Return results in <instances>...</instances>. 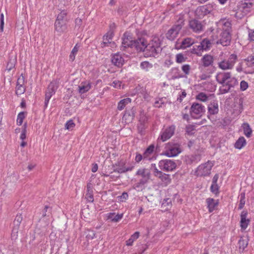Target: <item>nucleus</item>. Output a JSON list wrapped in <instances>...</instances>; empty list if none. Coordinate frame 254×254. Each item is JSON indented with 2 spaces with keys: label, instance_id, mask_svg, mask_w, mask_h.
Here are the masks:
<instances>
[{
  "label": "nucleus",
  "instance_id": "nucleus-1",
  "mask_svg": "<svg viewBox=\"0 0 254 254\" xmlns=\"http://www.w3.org/2000/svg\"><path fill=\"white\" fill-rule=\"evenodd\" d=\"M216 80L222 85L221 91L222 93H227L231 88L238 85V81L234 77H232L230 72H223L218 73L216 76Z\"/></svg>",
  "mask_w": 254,
  "mask_h": 254
},
{
  "label": "nucleus",
  "instance_id": "nucleus-2",
  "mask_svg": "<svg viewBox=\"0 0 254 254\" xmlns=\"http://www.w3.org/2000/svg\"><path fill=\"white\" fill-rule=\"evenodd\" d=\"M161 51L159 40L158 39H155L147 44L144 52L145 56L147 57H155Z\"/></svg>",
  "mask_w": 254,
  "mask_h": 254
},
{
  "label": "nucleus",
  "instance_id": "nucleus-3",
  "mask_svg": "<svg viewBox=\"0 0 254 254\" xmlns=\"http://www.w3.org/2000/svg\"><path fill=\"white\" fill-rule=\"evenodd\" d=\"M136 175L140 176L141 178L134 185V188L138 190H142L144 185L148 183L150 178V172L147 169H140L137 171Z\"/></svg>",
  "mask_w": 254,
  "mask_h": 254
},
{
  "label": "nucleus",
  "instance_id": "nucleus-4",
  "mask_svg": "<svg viewBox=\"0 0 254 254\" xmlns=\"http://www.w3.org/2000/svg\"><path fill=\"white\" fill-rule=\"evenodd\" d=\"M184 25V20L179 18L177 23L169 29L166 34V38L169 40H174L178 36L180 31Z\"/></svg>",
  "mask_w": 254,
  "mask_h": 254
},
{
  "label": "nucleus",
  "instance_id": "nucleus-5",
  "mask_svg": "<svg viewBox=\"0 0 254 254\" xmlns=\"http://www.w3.org/2000/svg\"><path fill=\"white\" fill-rule=\"evenodd\" d=\"M237 60V56L231 54L228 59L221 61L218 63V67L224 70L231 69L233 68Z\"/></svg>",
  "mask_w": 254,
  "mask_h": 254
},
{
  "label": "nucleus",
  "instance_id": "nucleus-6",
  "mask_svg": "<svg viewBox=\"0 0 254 254\" xmlns=\"http://www.w3.org/2000/svg\"><path fill=\"white\" fill-rule=\"evenodd\" d=\"M166 151L164 154L168 157H175L181 152L180 145L178 143L169 142L165 147Z\"/></svg>",
  "mask_w": 254,
  "mask_h": 254
},
{
  "label": "nucleus",
  "instance_id": "nucleus-7",
  "mask_svg": "<svg viewBox=\"0 0 254 254\" xmlns=\"http://www.w3.org/2000/svg\"><path fill=\"white\" fill-rule=\"evenodd\" d=\"M213 166V164L209 161L199 165L195 171L196 176L201 177L209 175Z\"/></svg>",
  "mask_w": 254,
  "mask_h": 254
},
{
  "label": "nucleus",
  "instance_id": "nucleus-8",
  "mask_svg": "<svg viewBox=\"0 0 254 254\" xmlns=\"http://www.w3.org/2000/svg\"><path fill=\"white\" fill-rule=\"evenodd\" d=\"M215 4L209 3L208 4L199 6L195 10V15L201 18L204 16L210 13L214 9Z\"/></svg>",
  "mask_w": 254,
  "mask_h": 254
},
{
  "label": "nucleus",
  "instance_id": "nucleus-9",
  "mask_svg": "<svg viewBox=\"0 0 254 254\" xmlns=\"http://www.w3.org/2000/svg\"><path fill=\"white\" fill-rule=\"evenodd\" d=\"M160 169L167 172L172 171L176 169L177 164L176 162L170 159L160 160L158 163Z\"/></svg>",
  "mask_w": 254,
  "mask_h": 254
},
{
  "label": "nucleus",
  "instance_id": "nucleus-10",
  "mask_svg": "<svg viewBox=\"0 0 254 254\" xmlns=\"http://www.w3.org/2000/svg\"><path fill=\"white\" fill-rule=\"evenodd\" d=\"M205 111V107L202 104L193 103L190 109V114L192 117L197 118L198 117L201 116Z\"/></svg>",
  "mask_w": 254,
  "mask_h": 254
},
{
  "label": "nucleus",
  "instance_id": "nucleus-11",
  "mask_svg": "<svg viewBox=\"0 0 254 254\" xmlns=\"http://www.w3.org/2000/svg\"><path fill=\"white\" fill-rule=\"evenodd\" d=\"M57 89L56 83L55 82H51L49 85L47 90L45 94V98L44 102V107L46 108L48 106L49 101L52 96L55 94V90Z\"/></svg>",
  "mask_w": 254,
  "mask_h": 254
},
{
  "label": "nucleus",
  "instance_id": "nucleus-12",
  "mask_svg": "<svg viewBox=\"0 0 254 254\" xmlns=\"http://www.w3.org/2000/svg\"><path fill=\"white\" fill-rule=\"evenodd\" d=\"M231 32L222 31L219 36L217 43H220L223 46H227L230 44L231 41Z\"/></svg>",
  "mask_w": 254,
  "mask_h": 254
},
{
  "label": "nucleus",
  "instance_id": "nucleus-13",
  "mask_svg": "<svg viewBox=\"0 0 254 254\" xmlns=\"http://www.w3.org/2000/svg\"><path fill=\"white\" fill-rule=\"evenodd\" d=\"M122 44L121 50L125 51L127 47H132L133 46V43L134 40H132V37L130 36L129 33L126 32L124 33L122 38Z\"/></svg>",
  "mask_w": 254,
  "mask_h": 254
},
{
  "label": "nucleus",
  "instance_id": "nucleus-14",
  "mask_svg": "<svg viewBox=\"0 0 254 254\" xmlns=\"http://www.w3.org/2000/svg\"><path fill=\"white\" fill-rule=\"evenodd\" d=\"M217 25L222 29V31L231 32L232 23L229 19H221L218 22Z\"/></svg>",
  "mask_w": 254,
  "mask_h": 254
},
{
  "label": "nucleus",
  "instance_id": "nucleus-15",
  "mask_svg": "<svg viewBox=\"0 0 254 254\" xmlns=\"http://www.w3.org/2000/svg\"><path fill=\"white\" fill-rule=\"evenodd\" d=\"M113 167L114 168V172H118L120 174L130 171L133 168V166L126 167L125 166V163L123 162H120L118 164H115L113 165Z\"/></svg>",
  "mask_w": 254,
  "mask_h": 254
},
{
  "label": "nucleus",
  "instance_id": "nucleus-16",
  "mask_svg": "<svg viewBox=\"0 0 254 254\" xmlns=\"http://www.w3.org/2000/svg\"><path fill=\"white\" fill-rule=\"evenodd\" d=\"M133 44V47H134L137 51L144 52L148 44L144 38H140L134 40Z\"/></svg>",
  "mask_w": 254,
  "mask_h": 254
},
{
  "label": "nucleus",
  "instance_id": "nucleus-17",
  "mask_svg": "<svg viewBox=\"0 0 254 254\" xmlns=\"http://www.w3.org/2000/svg\"><path fill=\"white\" fill-rule=\"evenodd\" d=\"M22 220V217L21 214H17L13 221V227L12 230V236H17L19 228L20 223Z\"/></svg>",
  "mask_w": 254,
  "mask_h": 254
},
{
  "label": "nucleus",
  "instance_id": "nucleus-18",
  "mask_svg": "<svg viewBox=\"0 0 254 254\" xmlns=\"http://www.w3.org/2000/svg\"><path fill=\"white\" fill-rule=\"evenodd\" d=\"M208 113L209 115L207 116V117L211 121H213V119L212 118L211 116L213 115L217 114L218 113V105L217 102L213 101L211 103L208 107Z\"/></svg>",
  "mask_w": 254,
  "mask_h": 254
},
{
  "label": "nucleus",
  "instance_id": "nucleus-19",
  "mask_svg": "<svg viewBox=\"0 0 254 254\" xmlns=\"http://www.w3.org/2000/svg\"><path fill=\"white\" fill-rule=\"evenodd\" d=\"M194 43V40L191 38H186L184 39L180 43L177 42L176 44V48L178 49H185L190 47Z\"/></svg>",
  "mask_w": 254,
  "mask_h": 254
},
{
  "label": "nucleus",
  "instance_id": "nucleus-20",
  "mask_svg": "<svg viewBox=\"0 0 254 254\" xmlns=\"http://www.w3.org/2000/svg\"><path fill=\"white\" fill-rule=\"evenodd\" d=\"M17 63V56L15 53H11L9 55L8 60L6 64V70L10 71L14 68Z\"/></svg>",
  "mask_w": 254,
  "mask_h": 254
},
{
  "label": "nucleus",
  "instance_id": "nucleus-21",
  "mask_svg": "<svg viewBox=\"0 0 254 254\" xmlns=\"http://www.w3.org/2000/svg\"><path fill=\"white\" fill-rule=\"evenodd\" d=\"M189 26L195 32H199L202 30V25L201 23L196 19H192L189 22Z\"/></svg>",
  "mask_w": 254,
  "mask_h": 254
},
{
  "label": "nucleus",
  "instance_id": "nucleus-22",
  "mask_svg": "<svg viewBox=\"0 0 254 254\" xmlns=\"http://www.w3.org/2000/svg\"><path fill=\"white\" fill-rule=\"evenodd\" d=\"M175 130V127L173 126L167 128L160 136V139L165 141L169 139L174 134Z\"/></svg>",
  "mask_w": 254,
  "mask_h": 254
},
{
  "label": "nucleus",
  "instance_id": "nucleus-23",
  "mask_svg": "<svg viewBox=\"0 0 254 254\" xmlns=\"http://www.w3.org/2000/svg\"><path fill=\"white\" fill-rule=\"evenodd\" d=\"M247 215H248V212L247 211L243 210L242 211L241 214L240 223H241V229L243 230H245L247 228V227L250 222V220L249 219L246 218Z\"/></svg>",
  "mask_w": 254,
  "mask_h": 254
},
{
  "label": "nucleus",
  "instance_id": "nucleus-24",
  "mask_svg": "<svg viewBox=\"0 0 254 254\" xmlns=\"http://www.w3.org/2000/svg\"><path fill=\"white\" fill-rule=\"evenodd\" d=\"M124 62V59L121 55L118 53L114 55L112 57V64L118 67L122 66Z\"/></svg>",
  "mask_w": 254,
  "mask_h": 254
},
{
  "label": "nucleus",
  "instance_id": "nucleus-25",
  "mask_svg": "<svg viewBox=\"0 0 254 254\" xmlns=\"http://www.w3.org/2000/svg\"><path fill=\"white\" fill-rule=\"evenodd\" d=\"M66 22L65 21H55V30L59 33H63L66 29Z\"/></svg>",
  "mask_w": 254,
  "mask_h": 254
},
{
  "label": "nucleus",
  "instance_id": "nucleus-26",
  "mask_svg": "<svg viewBox=\"0 0 254 254\" xmlns=\"http://www.w3.org/2000/svg\"><path fill=\"white\" fill-rule=\"evenodd\" d=\"M213 58L210 55H205L201 60L203 66L208 67L212 65L213 63Z\"/></svg>",
  "mask_w": 254,
  "mask_h": 254
},
{
  "label": "nucleus",
  "instance_id": "nucleus-27",
  "mask_svg": "<svg viewBox=\"0 0 254 254\" xmlns=\"http://www.w3.org/2000/svg\"><path fill=\"white\" fill-rule=\"evenodd\" d=\"M123 217V214H116L115 213L111 212L107 214V218L108 219L111 220V221L114 222H118L121 219H122Z\"/></svg>",
  "mask_w": 254,
  "mask_h": 254
},
{
  "label": "nucleus",
  "instance_id": "nucleus-28",
  "mask_svg": "<svg viewBox=\"0 0 254 254\" xmlns=\"http://www.w3.org/2000/svg\"><path fill=\"white\" fill-rule=\"evenodd\" d=\"M206 202L207 203V207L209 212H212L218 204L217 200H215L213 198H207L206 199Z\"/></svg>",
  "mask_w": 254,
  "mask_h": 254
},
{
  "label": "nucleus",
  "instance_id": "nucleus-29",
  "mask_svg": "<svg viewBox=\"0 0 254 254\" xmlns=\"http://www.w3.org/2000/svg\"><path fill=\"white\" fill-rule=\"evenodd\" d=\"M91 88V84L89 82H82L78 86V91L80 93H84Z\"/></svg>",
  "mask_w": 254,
  "mask_h": 254
},
{
  "label": "nucleus",
  "instance_id": "nucleus-30",
  "mask_svg": "<svg viewBox=\"0 0 254 254\" xmlns=\"http://www.w3.org/2000/svg\"><path fill=\"white\" fill-rule=\"evenodd\" d=\"M248 237H241L238 243L239 249L244 251L248 245Z\"/></svg>",
  "mask_w": 254,
  "mask_h": 254
},
{
  "label": "nucleus",
  "instance_id": "nucleus-31",
  "mask_svg": "<svg viewBox=\"0 0 254 254\" xmlns=\"http://www.w3.org/2000/svg\"><path fill=\"white\" fill-rule=\"evenodd\" d=\"M131 101V99L129 98H127L121 100L118 105V109L120 111H122L124 109L125 106L128 104L130 103Z\"/></svg>",
  "mask_w": 254,
  "mask_h": 254
},
{
  "label": "nucleus",
  "instance_id": "nucleus-32",
  "mask_svg": "<svg viewBox=\"0 0 254 254\" xmlns=\"http://www.w3.org/2000/svg\"><path fill=\"white\" fill-rule=\"evenodd\" d=\"M242 127L244 130V133L247 137H250L252 135V130L250 127V125L245 123L242 125Z\"/></svg>",
  "mask_w": 254,
  "mask_h": 254
},
{
  "label": "nucleus",
  "instance_id": "nucleus-33",
  "mask_svg": "<svg viewBox=\"0 0 254 254\" xmlns=\"http://www.w3.org/2000/svg\"><path fill=\"white\" fill-rule=\"evenodd\" d=\"M135 116V111L132 109L130 112H126L123 116V119L131 122Z\"/></svg>",
  "mask_w": 254,
  "mask_h": 254
},
{
  "label": "nucleus",
  "instance_id": "nucleus-34",
  "mask_svg": "<svg viewBox=\"0 0 254 254\" xmlns=\"http://www.w3.org/2000/svg\"><path fill=\"white\" fill-rule=\"evenodd\" d=\"M246 144V139L244 137H240L236 142L235 147L238 149H241Z\"/></svg>",
  "mask_w": 254,
  "mask_h": 254
},
{
  "label": "nucleus",
  "instance_id": "nucleus-35",
  "mask_svg": "<svg viewBox=\"0 0 254 254\" xmlns=\"http://www.w3.org/2000/svg\"><path fill=\"white\" fill-rule=\"evenodd\" d=\"M139 232H135L131 236L130 238L126 241V245L128 246H132L133 242L139 237Z\"/></svg>",
  "mask_w": 254,
  "mask_h": 254
},
{
  "label": "nucleus",
  "instance_id": "nucleus-36",
  "mask_svg": "<svg viewBox=\"0 0 254 254\" xmlns=\"http://www.w3.org/2000/svg\"><path fill=\"white\" fill-rule=\"evenodd\" d=\"M172 206V200L170 198H167L164 199L162 203L161 207L164 208L165 210H168L169 208L171 207Z\"/></svg>",
  "mask_w": 254,
  "mask_h": 254
},
{
  "label": "nucleus",
  "instance_id": "nucleus-37",
  "mask_svg": "<svg viewBox=\"0 0 254 254\" xmlns=\"http://www.w3.org/2000/svg\"><path fill=\"white\" fill-rule=\"evenodd\" d=\"M67 13L65 10L62 11L59 13L57 17L56 21H65L67 22V19L66 18Z\"/></svg>",
  "mask_w": 254,
  "mask_h": 254
},
{
  "label": "nucleus",
  "instance_id": "nucleus-38",
  "mask_svg": "<svg viewBox=\"0 0 254 254\" xmlns=\"http://www.w3.org/2000/svg\"><path fill=\"white\" fill-rule=\"evenodd\" d=\"M158 178L164 183L168 184L171 182V179L170 178V175L168 174H166L165 173H162L161 175H160Z\"/></svg>",
  "mask_w": 254,
  "mask_h": 254
},
{
  "label": "nucleus",
  "instance_id": "nucleus-39",
  "mask_svg": "<svg viewBox=\"0 0 254 254\" xmlns=\"http://www.w3.org/2000/svg\"><path fill=\"white\" fill-rule=\"evenodd\" d=\"M140 67L142 69L147 71L152 68L153 65L147 61H144L141 63Z\"/></svg>",
  "mask_w": 254,
  "mask_h": 254
},
{
  "label": "nucleus",
  "instance_id": "nucleus-40",
  "mask_svg": "<svg viewBox=\"0 0 254 254\" xmlns=\"http://www.w3.org/2000/svg\"><path fill=\"white\" fill-rule=\"evenodd\" d=\"M201 48H202L203 50H207L209 49L211 46V43L207 39H205L203 40L201 42Z\"/></svg>",
  "mask_w": 254,
  "mask_h": 254
},
{
  "label": "nucleus",
  "instance_id": "nucleus-41",
  "mask_svg": "<svg viewBox=\"0 0 254 254\" xmlns=\"http://www.w3.org/2000/svg\"><path fill=\"white\" fill-rule=\"evenodd\" d=\"M244 61L246 62L248 66L252 67L254 66V54L248 56Z\"/></svg>",
  "mask_w": 254,
  "mask_h": 254
},
{
  "label": "nucleus",
  "instance_id": "nucleus-42",
  "mask_svg": "<svg viewBox=\"0 0 254 254\" xmlns=\"http://www.w3.org/2000/svg\"><path fill=\"white\" fill-rule=\"evenodd\" d=\"M154 149V145L153 144L150 145L144 151L143 153V158H147L150 154H151Z\"/></svg>",
  "mask_w": 254,
  "mask_h": 254
},
{
  "label": "nucleus",
  "instance_id": "nucleus-43",
  "mask_svg": "<svg viewBox=\"0 0 254 254\" xmlns=\"http://www.w3.org/2000/svg\"><path fill=\"white\" fill-rule=\"evenodd\" d=\"M86 237L88 240H92L95 237V233L91 230L87 229L85 232Z\"/></svg>",
  "mask_w": 254,
  "mask_h": 254
},
{
  "label": "nucleus",
  "instance_id": "nucleus-44",
  "mask_svg": "<svg viewBox=\"0 0 254 254\" xmlns=\"http://www.w3.org/2000/svg\"><path fill=\"white\" fill-rule=\"evenodd\" d=\"M195 129V126L189 125L186 127V132L188 135H192L194 133V130Z\"/></svg>",
  "mask_w": 254,
  "mask_h": 254
},
{
  "label": "nucleus",
  "instance_id": "nucleus-45",
  "mask_svg": "<svg viewBox=\"0 0 254 254\" xmlns=\"http://www.w3.org/2000/svg\"><path fill=\"white\" fill-rule=\"evenodd\" d=\"M176 62L179 64L186 62L187 59V57H185L184 55L181 53L177 54L176 56Z\"/></svg>",
  "mask_w": 254,
  "mask_h": 254
},
{
  "label": "nucleus",
  "instance_id": "nucleus-46",
  "mask_svg": "<svg viewBox=\"0 0 254 254\" xmlns=\"http://www.w3.org/2000/svg\"><path fill=\"white\" fill-rule=\"evenodd\" d=\"M25 118L24 112H21L19 113L17 116V124L21 126L23 123V119Z\"/></svg>",
  "mask_w": 254,
  "mask_h": 254
},
{
  "label": "nucleus",
  "instance_id": "nucleus-47",
  "mask_svg": "<svg viewBox=\"0 0 254 254\" xmlns=\"http://www.w3.org/2000/svg\"><path fill=\"white\" fill-rule=\"evenodd\" d=\"M208 98V97L203 92H200L196 96V99L202 102L206 101Z\"/></svg>",
  "mask_w": 254,
  "mask_h": 254
},
{
  "label": "nucleus",
  "instance_id": "nucleus-48",
  "mask_svg": "<svg viewBox=\"0 0 254 254\" xmlns=\"http://www.w3.org/2000/svg\"><path fill=\"white\" fill-rule=\"evenodd\" d=\"M103 41L101 43V47L102 48H104L106 46H109V45H110V46L111 47H113L115 46V43L114 42H110V40H109L108 39L104 40V37H103Z\"/></svg>",
  "mask_w": 254,
  "mask_h": 254
},
{
  "label": "nucleus",
  "instance_id": "nucleus-49",
  "mask_svg": "<svg viewBox=\"0 0 254 254\" xmlns=\"http://www.w3.org/2000/svg\"><path fill=\"white\" fill-rule=\"evenodd\" d=\"M145 128L146 127L144 124L140 123L137 126L138 132L141 135L144 134Z\"/></svg>",
  "mask_w": 254,
  "mask_h": 254
},
{
  "label": "nucleus",
  "instance_id": "nucleus-50",
  "mask_svg": "<svg viewBox=\"0 0 254 254\" xmlns=\"http://www.w3.org/2000/svg\"><path fill=\"white\" fill-rule=\"evenodd\" d=\"M211 191L215 194L219 193V186L217 184H212L210 187Z\"/></svg>",
  "mask_w": 254,
  "mask_h": 254
},
{
  "label": "nucleus",
  "instance_id": "nucleus-51",
  "mask_svg": "<svg viewBox=\"0 0 254 254\" xmlns=\"http://www.w3.org/2000/svg\"><path fill=\"white\" fill-rule=\"evenodd\" d=\"M182 70L187 75H188L190 70V66L189 64H184L182 66Z\"/></svg>",
  "mask_w": 254,
  "mask_h": 254
},
{
  "label": "nucleus",
  "instance_id": "nucleus-52",
  "mask_svg": "<svg viewBox=\"0 0 254 254\" xmlns=\"http://www.w3.org/2000/svg\"><path fill=\"white\" fill-rule=\"evenodd\" d=\"M16 93L17 94H22L25 92V89L23 85H17L16 87Z\"/></svg>",
  "mask_w": 254,
  "mask_h": 254
},
{
  "label": "nucleus",
  "instance_id": "nucleus-53",
  "mask_svg": "<svg viewBox=\"0 0 254 254\" xmlns=\"http://www.w3.org/2000/svg\"><path fill=\"white\" fill-rule=\"evenodd\" d=\"M74 127L75 124L71 120L68 121L65 125V128L67 129H72Z\"/></svg>",
  "mask_w": 254,
  "mask_h": 254
},
{
  "label": "nucleus",
  "instance_id": "nucleus-54",
  "mask_svg": "<svg viewBox=\"0 0 254 254\" xmlns=\"http://www.w3.org/2000/svg\"><path fill=\"white\" fill-rule=\"evenodd\" d=\"M113 36L114 32L112 30H110L103 36V37H104V40L108 39L109 40H111Z\"/></svg>",
  "mask_w": 254,
  "mask_h": 254
},
{
  "label": "nucleus",
  "instance_id": "nucleus-55",
  "mask_svg": "<svg viewBox=\"0 0 254 254\" xmlns=\"http://www.w3.org/2000/svg\"><path fill=\"white\" fill-rule=\"evenodd\" d=\"M85 198L89 202H93L94 200L93 191H87L85 194Z\"/></svg>",
  "mask_w": 254,
  "mask_h": 254
},
{
  "label": "nucleus",
  "instance_id": "nucleus-56",
  "mask_svg": "<svg viewBox=\"0 0 254 254\" xmlns=\"http://www.w3.org/2000/svg\"><path fill=\"white\" fill-rule=\"evenodd\" d=\"M152 167L154 168V174L155 177H158L163 173L161 171L158 170L155 164H152Z\"/></svg>",
  "mask_w": 254,
  "mask_h": 254
},
{
  "label": "nucleus",
  "instance_id": "nucleus-57",
  "mask_svg": "<svg viewBox=\"0 0 254 254\" xmlns=\"http://www.w3.org/2000/svg\"><path fill=\"white\" fill-rule=\"evenodd\" d=\"M248 87V83L244 81L243 80L240 83V89L242 91H245L246 90Z\"/></svg>",
  "mask_w": 254,
  "mask_h": 254
},
{
  "label": "nucleus",
  "instance_id": "nucleus-58",
  "mask_svg": "<svg viewBox=\"0 0 254 254\" xmlns=\"http://www.w3.org/2000/svg\"><path fill=\"white\" fill-rule=\"evenodd\" d=\"M112 86L116 88L120 89L122 86V82L119 80H115L112 83Z\"/></svg>",
  "mask_w": 254,
  "mask_h": 254
},
{
  "label": "nucleus",
  "instance_id": "nucleus-59",
  "mask_svg": "<svg viewBox=\"0 0 254 254\" xmlns=\"http://www.w3.org/2000/svg\"><path fill=\"white\" fill-rule=\"evenodd\" d=\"M201 43L198 45L195 46L196 48L194 46L193 49H192V53L194 54H196L197 55H199L198 53L197 52V51H203V50L201 48Z\"/></svg>",
  "mask_w": 254,
  "mask_h": 254
},
{
  "label": "nucleus",
  "instance_id": "nucleus-60",
  "mask_svg": "<svg viewBox=\"0 0 254 254\" xmlns=\"http://www.w3.org/2000/svg\"><path fill=\"white\" fill-rule=\"evenodd\" d=\"M25 78L22 74H21L17 79V85H23L24 83Z\"/></svg>",
  "mask_w": 254,
  "mask_h": 254
},
{
  "label": "nucleus",
  "instance_id": "nucleus-61",
  "mask_svg": "<svg viewBox=\"0 0 254 254\" xmlns=\"http://www.w3.org/2000/svg\"><path fill=\"white\" fill-rule=\"evenodd\" d=\"M75 27L79 28L82 25V20L81 18H77L75 20Z\"/></svg>",
  "mask_w": 254,
  "mask_h": 254
},
{
  "label": "nucleus",
  "instance_id": "nucleus-62",
  "mask_svg": "<svg viewBox=\"0 0 254 254\" xmlns=\"http://www.w3.org/2000/svg\"><path fill=\"white\" fill-rule=\"evenodd\" d=\"M243 4V7L244 8H250L254 5V3L250 2V1H248V2L245 1Z\"/></svg>",
  "mask_w": 254,
  "mask_h": 254
},
{
  "label": "nucleus",
  "instance_id": "nucleus-63",
  "mask_svg": "<svg viewBox=\"0 0 254 254\" xmlns=\"http://www.w3.org/2000/svg\"><path fill=\"white\" fill-rule=\"evenodd\" d=\"M245 198H246V197H245V192H242L240 194V203L245 204V202H246Z\"/></svg>",
  "mask_w": 254,
  "mask_h": 254
},
{
  "label": "nucleus",
  "instance_id": "nucleus-64",
  "mask_svg": "<svg viewBox=\"0 0 254 254\" xmlns=\"http://www.w3.org/2000/svg\"><path fill=\"white\" fill-rule=\"evenodd\" d=\"M143 157V155L142 156V155H141L139 153H136L135 160L136 162L139 163L140 161H141Z\"/></svg>",
  "mask_w": 254,
  "mask_h": 254
}]
</instances>
